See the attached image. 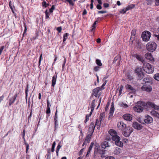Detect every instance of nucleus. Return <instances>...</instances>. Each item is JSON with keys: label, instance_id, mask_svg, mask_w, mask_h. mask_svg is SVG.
<instances>
[{"label": "nucleus", "instance_id": "obj_58", "mask_svg": "<svg viewBox=\"0 0 159 159\" xmlns=\"http://www.w3.org/2000/svg\"><path fill=\"white\" fill-rule=\"evenodd\" d=\"M57 120H54V123H55V129H56L57 128V126L58 125V124H57Z\"/></svg>", "mask_w": 159, "mask_h": 159}, {"label": "nucleus", "instance_id": "obj_48", "mask_svg": "<svg viewBox=\"0 0 159 159\" xmlns=\"http://www.w3.org/2000/svg\"><path fill=\"white\" fill-rule=\"evenodd\" d=\"M120 106L121 107L125 108H126L128 107V106L127 105V104H124V103H121L120 104Z\"/></svg>", "mask_w": 159, "mask_h": 159}, {"label": "nucleus", "instance_id": "obj_28", "mask_svg": "<svg viewBox=\"0 0 159 159\" xmlns=\"http://www.w3.org/2000/svg\"><path fill=\"white\" fill-rule=\"evenodd\" d=\"M151 114L159 118V114L155 111H152L151 112Z\"/></svg>", "mask_w": 159, "mask_h": 159}, {"label": "nucleus", "instance_id": "obj_2", "mask_svg": "<svg viewBox=\"0 0 159 159\" xmlns=\"http://www.w3.org/2000/svg\"><path fill=\"white\" fill-rule=\"evenodd\" d=\"M143 70L148 74L152 73L153 71V68L152 66L148 63H143Z\"/></svg>", "mask_w": 159, "mask_h": 159}, {"label": "nucleus", "instance_id": "obj_18", "mask_svg": "<svg viewBox=\"0 0 159 159\" xmlns=\"http://www.w3.org/2000/svg\"><path fill=\"white\" fill-rule=\"evenodd\" d=\"M17 94H16L15 95L12 97V98H10L9 99V105L10 106H11L15 102L16 98L17 97Z\"/></svg>", "mask_w": 159, "mask_h": 159}, {"label": "nucleus", "instance_id": "obj_64", "mask_svg": "<svg viewBox=\"0 0 159 159\" xmlns=\"http://www.w3.org/2000/svg\"><path fill=\"white\" fill-rule=\"evenodd\" d=\"M106 159H114V157L112 156H109L106 157Z\"/></svg>", "mask_w": 159, "mask_h": 159}, {"label": "nucleus", "instance_id": "obj_49", "mask_svg": "<svg viewBox=\"0 0 159 159\" xmlns=\"http://www.w3.org/2000/svg\"><path fill=\"white\" fill-rule=\"evenodd\" d=\"M92 148L91 147H89V148L88 150V151L87 152V153L86 155V157H87V156L88 155V154L90 153V151L92 150Z\"/></svg>", "mask_w": 159, "mask_h": 159}, {"label": "nucleus", "instance_id": "obj_30", "mask_svg": "<svg viewBox=\"0 0 159 159\" xmlns=\"http://www.w3.org/2000/svg\"><path fill=\"white\" fill-rule=\"evenodd\" d=\"M9 6L10 8L11 9V10L12 11V12L13 13H14V7L12 3H11V1H10L9 2Z\"/></svg>", "mask_w": 159, "mask_h": 159}, {"label": "nucleus", "instance_id": "obj_22", "mask_svg": "<svg viewBox=\"0 0 159 159\" xmlns=\"http://www.w3.org/2000/svg\"><path fill=\"white\" fill-rule=\"evenodd\" d=\"M145 57L147 59L152 61L153 60V57L152 56L151 53L148 52L146 53L145 55Z\"/></svg>", "mask_w": 159, "mask_h": 159}, {"label": "nucleus", "instance_id": "obj_11", "mask_svg": "<svg viewBox=\"0 0 159 159\" xmlns=\"http://www.w3.org/2000/svg\"><path fill=\"white\" fill-rule=\"evenodd\" d=\"M123 118L126 121H130L132 119V116L129 114H126L123 116Z\"/></svg>", "mask_w": 159, "mask_h": 159}, {"label": "nucleus", "instance_id": "obj_14", "mask_svg": "<svg viewBox=\"0 0 159 159\" xmlns=\"http://www.w3.org/2000/svg\"><path fill=\"white\" fill-rule=\"evenodd\" d=\"M95 127V125H94V123L93 122L91 123L89 129V133H90L93 134L94 132Z\"/></svg>", "mask_w": 159, "mask_h": 159}, {"label": "nucleus", "instance_id": "obj_23", "mask_svg": "<svg viewBox=\"0 0 159 159\" xmlns=\"http://www.w3.org/2000/svg\"><path fill=\"white\" fill-rule=\"evenodd\" d=\"M57 74L55 75H54L52 77V86L54 87L55 86V85L56 84V82L57 81Z\"/></svg>", "mask_w": 159, "mask_h": 159}, {"label": "nucleus", "instance_id": "obj_15", "mask_svg": "<svg viewBox=\"0 0 159 159\" xmlns=\"http://www.w3.org/2000/svg\"><path fill=\"white\" fill-rule=\"evenodd\" d=\"M114 107L113 106V104H111V107L110 110V112L109 113V117L108 119L109 120H110L112 116L113 115L114 113Z\"/></svg>", "mask_w": 159, "mask_h": 159}, {"label": "nucleus", "instance_id": "obj_1", "mask_svg": "<svg viewBox=\"0 0 159 159\" xmlns=\"http://www.w3.org/2000/svg\"><path fill=\"white\" fill-rule=\"evenodd\" d=\"M108 133L111 137L112 140L115 141V145L119 147H122L123 143L120 141V138L118 136L116 132L113 129H111L109 130Z\"/></svg>", "mask_w": 159, "mask_h": 159}, {"label": "nucleus", "instance_id": "obj_50", "mask_svg": "<svg viewBox=\"0 0 159 159\" xmlns=\"http://www.w3.org/2000/svg\"><path fill=\"white\" fill-rule=\"evenodd\" d=\"M126 11H126V10L125 8V9H122L121 10H120V13L124 14Z\"/></svg>", "mask_w": 159, "mask_h": 159}, {"label": "nucleus", "instance_id": "obj_20", "mask_svg": "<svg viewBox=\"0 0 159 159\" xmlns=\"http://www.w3.org/2000/svg\"><path fill=\"white\" fill-rule=\"evenodd\" d=\"M105 150L99 149L98 157H100L102 158H103L105 157V156L104 155L105 154Z\"/></svg>", "mask_w": 159, "mask_h": 159}, {"label": "nucleus", "instance_id": "obj_62", "mask_svg": "<svg viewBox=\"0 0 159 159\" xmlns=\"http://www.w3.org/2000/svg\"><path fill=\"white\" fill-rule=\"evenodd\" d=\"M103 6L105 8H107L109 7V4L107 3H105L103 4Z\"/></svg>", "mask_w": 159, "mask_h": 159}, {"label": "nucleus", "instance_id": "obj_17", "mask_svg": "<svg viewBox=\"0 0 159 159\" xmlns=\"http://www.w3.org/2000/svg\"><path fill=\"white\" fill-rule=\"evenodd\" d=\"M100 90V87H97L93 90V94L96 97H98V93L99 91Z\"/></svg>", "mask_w": 159, "mask_h": 159}, {"label": "nucleus", "instance_id": "obj_38", "mask_svg": "<svg viewBox=\"0 0 159 159\" xmlns=\"http://www.w3.org/2000/svg\"><path fill=\"white\" fill-rule=\"evenodd\" d=\"M90 141V140H88L85 139L83 143V144L82 146H84V145H86L88 143H89Z\"/></svg>", "mask_w": 159, "mask_h": 159}, {"label": "nucleus", "instance_id": "obj_36", "mask_svg": "<svg viewBox=\"0 0 159 159\" xmlns=\"http://www.w3.org/2000/svg\"><path fill=\"white\" fill-rule=\"evenodd\" d=\"M118 60V62L120 61V57L119 56H116L115 57L114 59L113 62H116Z\"/></svg>", "mask_w": 159, "mask_h": 159}, {"label": "nucleus", "instance_id": "obj_54", "mask_svg": "<svg viewBox=\"0 0 159 159\" xmlns=\"http://www.w3.org/2000/svg\"><path fill=\"white\" fill-rule=\"evenodd\" d=\"M90 114L89 115H86V119L85 120V122L86 123V122L88 121L89 119V117L90 116Z\"/></svg>", "mask_w": 159, "mask_h": 159}, {"label": "nucleus", "instance_id": "obj_61", "mask_svg": "<svg viewBox=\"0 0 159 159\" xmlns=\"http://www.w3.org/2000/svg\"><path fill=\"white\" fill-rule=\"evenodd\" d=\"M24 26H25V30H24V33H23V35L24 34H25V33L26 32V30H27L26 26V25H25V23H24Z\"/></svg>", "mask_w": 159, "mask_h": 159}, {"label": "nucleus", "instance_id": "obj_27", "mask_svg": "<svg viewBox=\"0 0 159 159\" xmlns=\"http://www.w3.org/2000/svg\"><path fill=\"white\" fill-rule=\"evenodd\" d=\"M150 106L155 109L157 110L159 109V107L155 105L154 103H150Z\"/></svg>", "mask_w": 159, "mask_h": 159}, {"label": "nucleus", "instance_id": "obj_31", "mask_svg": "<svg viewBox=\"0 0 159 159\" xmlns=\"http://www.w3.org/2000/svg\"><path fill=\"white\" fill-rule=\"evenodd\" d=\"M24 144L26 146V153H27L28 150L29 149V145L27 143H26L25 140H24Z\"/></svg>", "mask_w": 159, "mask_h": 159}, {"label": "nucleus", "instance_id": "obj_59", "mask_svg": "<svg viewBox=\"0 0 159 159\" xmlns=\"http://www.w3.org/2000/svg\"><path fill=\"white\" fill-rule=\"evenodd\" d=\"M47 108H48V107L50 108V107L51 106V105H50L49 101H48V99H47Z\"/></svg>", "mask_w": 159, "mask_h": 159}, {"label": "nucleus", "instance_id": "obj_4", "mask_svg": "<svg viewBox=\"0 0 159 159\" xmlns=\"http://www.w3.org/2000/svg\"><path fill=\"white\" fill-rule=\"evenodd\" d=\"M135 72L138 77V79L142 80L144 77V73L143 72L141 67H137L135 70Z\"/></svg>", "mask_w": 159, "mask_h": 159}, {"label": "nucleus", "instance_id": "obj_29", "mask_svg": "<svg viewBox=\"0 0 159 159\" xmlns=\"http://www.w3.org/2000/svg\"><path fill=\"white\" fill-rule=\"evenodd\" d=\"M105 116V113L104 112L101 113L100 115V118L99 120H100V121H101L104 119Z\"/></svg>", "mask_w": 159, "mask_h": 159}, {"label": "nucleus", "instance_id": "obj_46", "mask_svg": "<svg viewBox=\"0 0 159 159\" xmlns=\"http://www.w3.org/2000/svg\"><path fill=\"white\" fill-rule=\"evenodd\" d=\"M136 32L135 29H133L131 32V37L132 36H134L136 34Z\"/></svg>", "mask_w": 159, "mask_h": 159}, {"label": "nucleus", "instance_id": "obj_51", "mask_svg": "<svg viewBox=\"0 0 159 159\" xmlns=\"http://www.w3.org/2000/svg\"><path fill=\"white\" fill-rule=\"evenodd\" d=\"M46 112L47 115H48L50 113V108H47Z\"/></svg>", "mask_w": 159, "mask_h": 159}, {"label": "nucleus", "instance_id": "obj_34", "mask_svg": "<svg viewBox=\"0 0 159 159\" xmlns=\"http://www.w3.org/2000/svg\"><path fill=\"white\" fill-rule=\"evenodd\" d=\"M96 63L99 66H102V63L100 60L98 59H96Z\"/></svg>", "mask_w": 159, "mask_h": 159}, {"label": "nucleus", "instance_id": "obj_33", "mask_svg": "<svg viewBox=\"0 0 159 159\" xmlns=\"http://www.w3.org/2000/svg\"><path fill=\"white\" fill-rule=\"evenodd\" d=\"M69 35V34L68 33H66L65 34H64L63 35V42H65L66 39L68 38V36Z\"/></svg>", "mask_w": 159, "mask_h": 159}, {"label": "nucleus", "instance_id": "obj_39", "mask_svg": "<svg viewBox=\"0 0 159 159\" xmlns=\"http://www.w3.org/2000/svg\"><path fill=\"white\" fill-rule=\"evenodd\" d=\"M97 22V20L95 21V22L92 25L93 28L91 29V30L92 31H93L95 30L96 28L95 25L96 24Z\"/></svg>", "mask_w": 159, "mask_h": 159}, {"label": "nucleus", "instance_id": "obj_60", "mask_svg": "<svg viewBox=\"0 0 159 159\" xmlns=\"http://www.w3.org/2000/svg\"><path fill=\"white\" fill-rule=\"evenodd\" d=\"M155 4L156 6H158L159 5V0H155Z\"/></svg>", "mask_w": 159, "mask_h": 159}, {"label": "nucleus", "instance_id": "obj_24", "mask_svg": "<svg viewBox=\"0 0 159 159\" xmlns=\"http://www.w3.org/2000/svg\"><path fill=\"white\" fill-rule=\"evenodd\" d=\"M95 100L94 99L93 100L91 103V111L90 112V115H91L93 111L94 110L95 107Z\"/></svg>", "mask_w": 159, "mask_h": 159}, {"label": "nucleus", "instance_id": "obj_7", "mask_svg": "<svg viewBox=\"0 0 159 159\" xmlns=\"http://www.w3.org/2000/svg\"><path fill=\"white\" fill-rule=\"evenodd\" d=\"M141 104L140 102H137V104L134 107V109L136 112L140 113L142 112L143 110V105H141Z\"/></svg>", "mask_w": 159, "mask_h": 159}, {"label": "nucleus", "instance_id": "obj_53", "mask_svg": "<svg viewBox=\"0 0 159 159\" xmlns=\"http://www.w3.org/2000/svg\"><path fill=\"white\" fill-rule=\"evenodd\" d=\"M123 89V86L122 85H121L120 86V89H119V96L121 94V92L122 91Z\"/></svg>", "mask_w": 159, "mask_h": 159}, {"label": "nucleus", "instance_id": "obj_43", "mask_svg": "<svg viewBox=\"0 0 159 159\" xmlns=\"http://www.w3.org/2000/svg\"><path fill=\"white\" fill-rule=\"evenodd\" d=\"M127 78L129 80H131L133 79L132 76H131L129 74H127Z\"/></svg>", "mask_w": 159, "mask_h": 159}, {"label": "nucleus", "instance_id": "obj_35", "mask_svg": "<svg viewBox=\"0 0 159 159\" xmlns=\"http://www.w3.org/2000/svg\"><path fill=\"white\" fill-rule=\"evenodd\" d=\"M89 133V134H88L87 135L85 139L90 140V139H91V138L93 134L90 133Z\"/></svg>", "mask_w": 159, "mask_h": 159}, {"label": "nucleus", "instance_id": "obj_10", "mask_svg": "<svg viewBox=\"0 0 159 159\" xmlns=\"http://www.w3.org/2000/svg\"><path fill=\"white\" fill-rule=\"evenodd\" d=\"M141 89L143 90L150 92L152 91V88L150 85H144L141 87Z\"/></svg>", "mask_w": 159, "mask_h": 159}, {"label": "nucleus", "instance_id": "obj_26", "mask_svg": "<svg viewBox=\"0 0 159 159\" xmlns=\"http://www.w3.org/2000/svg\"><path fill=\"white\" fill-rule=\"evenodd\" d=\"M135 5L134 4H132L130 5H128L127 7L125 8L126 10V11H128L129 10H131L134 8L135 7Z\"/></svg>", "mask_w": 159, "mask_h": 159}, {"label": "nucleus", "instance_id": "obj_41", "mask_svg": "<svg viewBox=\"0 0 159 159\" xmlns=\"http://www.w3.org/2000/svg\"><path fill=\"white\" fill-rule=\"evenodd\" d=\"M146 3L148 5H151L152 2V0H146Z\"/></svg>", "mask_w": 159, "mask_h": 159}, {"label": "nucleus", "instance_id": "obj_57", "mask_svg": "<svg viewBox=\"0 0 159 159\" xmlns=\"http://www.w3.org/2000/svg\"><path fill=\"white\" fill-rule=\"evenodd\" d=\"M42 54H41L40 55V57H39V66H40L41 64V62L42 60Z\"/></svg>", "mask_w": 159, "mask_h": 159}, {"label": "nucleus", "instance_id": "obj_9", "mask_svg": "<svg viewBox=\"0 0 159 159\" xmlns=\"http://www.w3.org/2000/svg\"><path fill=\"white\" fill-rule=\"evenodd\" d=\"M132 56L134 58H135L137 60L143 62L144 61L143 57L137 53L133 54Z\"/></svg>", "mask_w": 159, "mask_h": 159}, {"label": "nucleus", "instance_id": "obj_63", "mask_svg": "<svg viewBox=\"0 0 159 159\" xmlns=\"http://www.w3.org/2000/svg\"><path fill=\"white\" fill-rule=\"evenodd\" d=\"M99 69V67L98 66H96L94 68V70L95 71H98Z\"/></svg>", "mask_w": 159, "mask_h": 159}, {"label": "nucleus", "instance_id": "obj_37", "mask_svg": "<svg viewBox=\"0 0 159 159\" xmlns=\"http://www.w3.org/2000/svg\"><path fill=\"white\" fill-rule=\"evenodd\" d=\"M42 5L43 7H46L48 6L49 4L47 3L45 1L43 0L42 2Z\"/></svg>", "mask_w": 159, "mask_h": 159}, {"label": "nucleus", "instance_id": "obj_47", "mask_svg": "<svg viewBox=\"0 0 159 159\" xmlns=\"http://www.w3.org/2000/svg\"><path fill=\"white\" fill-rule=\"evenodd\" d=\"M55 7L54 5H52L51 8L49 9V11L50 13H52L53 11V10H55Z\"/></svg>", "mask_w": 159, "mask_h": 159}, {"label": "nucleus", "instance_id": "obj_40", "mask_svg": "<svg viewBox=\"0 0 159 159\" xmlns=\"http://www.w3.org/2000/svg\"><path fill=\"white\" fill-rule=\"evenodd\" d=\"M101 121H100V120L97 119L96 120L95 124L94 125H95V126H97L98 125V126H100L101 125Z\"/></svg>", "mask_w": 159, "mask_h": 159}, {"label": "nucleus", "instance_id": "obj_44", "mask_svg": "<svg viewBox=\"0 0 159 159\" xmlns=\"http://www.w3.org/2000/svg\"><path fill=\"white\" fill-rule=\"evenodd\" d=\"M111 137L110 135H107L106 137V140L107 141H111Z\"/></svg>", "mask_w": 159, "mask_h": 159}, {"label": "nucleus", "instance_id": "obj_12", "mask_svg": "<svg viewBox=\"0 0 159 159\" xmlns=\"http://www.w3.org/2000/svg\"><path fill=\"white\" fill-rule=\"evenodd\" d=\"M117 126L119 129L122 131L126 127V125L122 121L118 123Z\"/></svg>", "mask_w": 159, "mask_h": 159}, {"label": "nucleus", "instance_id": "obj_16", "mask_svg": "<svg viewBox=\"0 0 159 159\" xmlns=\"http://www.w3.org/2000/svg\"><path fill=\"white\" fill-rule=\"evenodd\" d=\"M132 125L135 129L138 130H140L142 128V125L137 122H134Z\"/></svg>", "mask_w": 159, "mask_h": 159}, {"label": "nucleus", "instance_id": "obj_25", "mask_svg": "<svg viewBox=\"0 0 159 159\" xmlns=\"http://www.w3.org/2000/svg\"><path fill=\"white\" fill-rule=\"evenodd\" d=\"M121 152V149L118 147H116L114 151V153L115 155H118L120 154Z\"/></svg>", "mask_w": 159, "mask_h": 159}, {"label": "nucleus", "instance_id": "obj_45", "mask_svg": "<svg viewBox=\"0 0 159 159\" xmlns=\"http://www.w3.org/2000/svg\"><path fill=\"white\" fill-rule=\"evenodd\" d=\"M45 14L46 15L45 18L46 19H47L49 18V12L48 11V10L46 11Z\"/></svg>", "mask_w": 159, "mask_h": 159}, {"label": "nucleus", "instance_id": "obj_3", "mask_svg": "<svg viewBox=\"0 0 159 159\" xmlns=\"http://www.w3.org/2000/svg\"><path fill=\"white\" fill-rule=\"evenodd\" d=\"M147 50L150 52H153L157 48V44L153 42H150L146 45Z\"/></svg>", "mask_w": 159, "mask_h": 159}, {"label": "nucleus", "instance_id": "obj_6", "mask_svg": "<svg viewBox=\"0 0 159 159\" xmlns=\"http://www.w3.org/2000/svg\"><path fill=\"white\" fill-rule=\"evenodd\" d=\"M133 131L132 128L129 127H126L122 131L123 134L125 137H129Z\"/></svg>", "mask_w": 159, "mask_h": 159}, {"label": "nucleus", "instance_id": "obj_55", "mask_svg": "<svg viewBox=\"0 0 159 159\" xmlns=\"http://www.w3.org/2000/svg\"><path fill=\"white\" fill-rule=\"evenodd\" d=\"M28 85H27V87L25 88V95H26V98L27 96L28 95Z\"/></svg>", "mask_w": 159, "mask_h": 159}, {"label": "nucleus", "instance_id": "obj_32", "mask_svg": "<svg viewBox=\"0 0 159 159\" xmlns=\"http://www.w3.org/2000/svg\"><path fill=\"white\" fill-rule=\"evenodd\" d=\"M60 143H59L57 148L56 150V154L57 156H58V152L59 151V150L60 149L61 147V146L60 145Z\"/></svg>", "mask_w": 159, "mask_h": 159}, {"label": "nucleus", "instance_id": "obj_8", "mask_svg": "<svg viewBox=\"0 0 159 159\" xmlns=\"http://www.w3.org/2000/svg\"><path fill=\"white\" fill-rule=\"evenodd\" d=\"M143 120L145 123L149 124L152 122L153 119L150 116L148 115H147L145 116Z\"/></svg>", "mask_w": 159, "mask_h": 159}, {"label": "nucleus", "instance_id": "obj_5", "mask_svg": "<svg viewBox=\"0 0 159 159\" xmlns=\"http://www.w3.org/2000/svg\"><path fill=\"white\" fill-rule=\"evenodd\" d=\"M142 38L145 41H148L151 37V33L148 31H144L142 34Z\"/></svg>", "mask_w": 159, "mask_h": 159}, {"label": "nucleus", "instance_id": "obj_56", "mask_svg": "<svg viewBox=\"0 0 159 159\" xmlns=\"http://www.w3.org/2000/svg\"><path fill=\"white\" fill-rule=\"evenodd\" d=\"M57 30L58 31L59 33L61 32L62 30V28L61 26L58 27L57 28Z\"/></svg>", "mask_w": 159, "mask_h": 159}, {"label": "nucleus", "instance_id": "obj_19", "mask_svg": "<svg viewBox=\"0 0 159 159\" xmlns=\"http://www.w3.org/2000/svg\"><path fill=\"white\" fill-rule=\"evenodd\" d=\"M102 148L105 149L106 147H110L109 143L108 142L105 141L102 142L101 145Z\"/></svg>", "mask_w": 159, "mask_h": 159}, {"label": "nucleus", "instance_id": "obj_52", "mask_svg": "<svg viewBox=\"0 0 159 159\" xmlns=\"http://www.w3.org/2000/svg\"><path fill=\"white\" fill-rule=\"evenodd\" d=\"M67 2H68L70 5L72 6H73L74 5V3L72 0H68Z\"/></svg>", "mask_w": 159, "mask_h": 159}, {"label": "nucleus", "instance_id": "obj_13", "mask_svg": "<svg viewBox=\"0 0 159 159\" xmlns=\"http://www.w3.org/2000/svg\"><path fill=\"white\" fill-rule=\"evenodd\" d=\"M126 87L128 90H129L130 93L135 94L136 90L134 88L131 86V85L128 84L126 86Z\"/></svg>", "mask_w": 159, "mask_h": 159}, {"label": "nucleus", "instance_id": "obj_21", "mask_svg": "<svg viewBox=\"0 0 159 159\" xmlns=\"http://www.w3.org/2000/svg\"><path fill=\"white\" fill-rule=\"evenodd\" d=\"M100 148L98 145H97L95 148L94 151V155L95 156L98 155L99 151V150Z\"/></svg>", "mask_w": 159, "mask_h": 159}, {"label": "nucleus", "instance_id": "obj_42", "mask_svg": "<svg viewBox=\"0 0 159 159\" xmlns=\"http://www.w3.org/2000/svg\"><path fill=\"white\" fill-rule=\"evenodd\" d=\"M154 78L156 80L159 81V73L156 74L154 76Z\"/></svg>", "mask_w": 159, "mask_h": 159}]
</instances>
